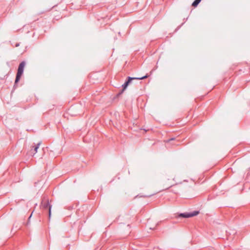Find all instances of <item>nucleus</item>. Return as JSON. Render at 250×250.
Instances as JSON below:
<instances>
[{
  "label": "nucleus",
  "mask_w": 250,
  "mask_h": 250,
  "mask_svg": "<svg viewBox=\"0 0 250 250\" xmlns=\"http://www.w3.org/2000/svg\"><path fill=\"white\" fill-rule=\"evenodd\" d=\"M202 0H195L192 3V6L196 7Z\"/></svg>",
  "instance_id": "423d86ee"
},
{
  "label": "nucleus",
  "mask_w": 250,
  "mask_h": 250,
  "mask_svg": "<svg viewBox=\"0 0 250 250\" xmlns=\"http://www.w3.org/2000/svg\"><path fill=\"white\" fill-rule=\"evenodd\" d=\"M42 208L44 209H48L49 210V218H50L51 213V205L50 204L49 202V200L48 199L44 198L41 204Z\"/></svg>",
  "instance_id": "7ed1b4c3"
},
{
  "label": "nucleus",
  "mask_w": 250,
  "mask_h": 250,
  "mask_svg": "<svg viewBox=\"0 0 250 250\" xmlns=\"http://www.w3.org/2000/svg\"><path fill=\"white\" fill-rule=\"evenodd\" d=\"M199 213L198 211H194L192 212L188 213V212H184L180 213L178 215V217H183V218H189L191 217H193L197 215Z\"/></svg>",
  "instance_id": "20e7f679"
},
{
  "label": "nucleus",
  "mask_w": 250,
  "mask_h": 250,
  "mask_svg": "<svg viewBox=\"0 0 250 250\" xmlns=\"http://www.w3.org/2000/svg\"><path fill=\"white\" fill-rule=\"evenodd\" d=\"M20 45V43H17L15 45L16 47H18Z\"/></svg>",
  "instance_id": "1a4fd4ad"
},
{
  "label": "nucleus",
  "mask_w": 250,
  "mask_h": 250,
  "mask_svg": "<svg viewBox=\"0 0 250 250\" xmlns=\"http://www.w3.org/2000/svg\"><path fill=\"white\" fill-rule=\"evenodd\" d=\"M41 145V142L38 143L37 145L34 147V154L37 152L38 149Z\"/></svg>",
  "instance_id": "0eeeda50"
},
{
  "label": "nucleus",
  "mask_w": 250,
  "mask_h": 250,
  "mask_svg": "<svg viewBox=\"0 0 250 250\" xmlns=\"http://www.w3.org/2000/svg\"><path fill=\"white\" fill-rule=\"evenodd\" d=\"M73 110H66L65 113L63 114V116L64 118H69V115L73 116L74 114L71 113Z\"/></svg>",
  "instance_id": "39448f33"
},
{
  "label": "nucleus",
  "mask_w": 250,
  "mask_h": 250,
  "mask_svg": "<svg viewBox=\"0 0 250 250\" xmlns=\"http://www.w3.org/2000/svg\"><path fill=\"white\" fill-rule=\"evenodd\" d=\"M175 139L174 138H172L170 139H169L167 141V142L170 141H172V140H174Z\"/></svg>",
  "instance_id": "6e6552de"
},
{
  "label": "nucleus",
  "mask_w": 250,
  "mask_h": 250,
  "mask_svg": "<svg viewBox=\"0 0 250 250\" xmlns=\"http://www.w3.org/2000/svg\"><path fill=\"white\" fill-rule=\"evenodd\" d=\"M32 214H32L30 215V216L29 217V218H28L29 219H30V218L31 217Z\"/></svg>",
  "instance_id": "9d476101"
},
{
  "label": "nucleus",
  "mask_w": 250,
  "mask_h": 250,
  "mask_svg": "<svg viewBox=\"0 0 250 250\" xmlns=\"http://www.w3.org/2000/svg\"><path fill=\"white\" fill-rule=\"evenodd\" d=\"M148 77V75H146L143 77H128L127 78V80L125 81L124 84H122L123 89L122 90L117 94L116 97H119L120 95L122 94L124 91L127 88L129 84L131 83L132 80H143L146 78H147Z\"/></svg>",
  "instance_id": "f257e3e1"
},
{
  "label": "nucleus",
  "mask_w": 250,
  "mask_h": 250,
  "mask_svg": "<svg viewBox=\"0 0 250 250\" xmlns=\"http://www.w3.org/2000/svg\"><path fill=\"white\" fill-rule=\"evenodd\" d=\"M25 65V62L24 61L21 62L18 68L17 73L16 76V79L15 81L14 85V87H15L16 84L18 83L19 81L20 80L21 77L22 75L23 74V71H24V68Z\"/></svg>",
  "instance_id": "f03ea898"
}]
</instances>
